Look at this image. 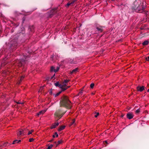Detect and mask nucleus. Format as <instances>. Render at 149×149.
<instances>
[{"label": "nucleus", "mask_w": 149, "mask_h": 149, "mask_svg": "<svg viewBox=\"0 0 149 149\" xmlns=\"http://www.w3.org/2000/svg\"><path fill=\"white\" fill-rule=\"evenodd\" d=\"M136 89L138 91L142 92L145 89V87L143 86H138L136 87Z\"/></svg>", "instance_id": "1a4fd4ad"}, {"label": "nucleus", "mask_w": 149, "mask_h": 149, "mask_svg": "<svg viewBox=\"0 0 149 149\" xmlns=\"http://www.w3.org/2000/svg\"><path fill=\"white\" fill-rule=\"evenodd\" d=\"M58 125L59 123H55L52 125L50 127V128L51 129L54 128Z\"/></svg>", "instance_id": "f8f14e48"}, {"label": "nucleus", "mask_w": 149, "mask_h": 149, "mask_svg": "<svg viewBox=\"0 0 149 149\" xmlns=\"http://www.w3.org/2000/svg\"><path fill=\"white\" fill-rule=\"evenodd\" d=\"M103 26H97L96 28L97 31H98L100 32H102L103 31Z\"/></svg>", "instance_id": "9b49d317"}, {"label": "nucleus", "mask_w": 149, "mask_h": 149, "mask_svg": "<svg viewBox=\"0 0 149 149\" xmlns=\"http://www.w3.org/2000/svg\"><path fill=\"white\" fill-rule=\"evenodd\" d=\"M54 85L58 87L61 88V90H62V91H65L68 88H69V87H66V84H65L64 85L60 84L58 82H57L55 83Z\"/></svg>", "instance_id": "39448f33"}, {"label": "nucleus", "mask_w": 149, "mask_h": 149, "mask_svg": "<svg viewBox=\"0 0 149 149\" xmlns=\"http://www.w3.org/2000/svg\"><path fill=\"white\" fill-rule=\"evenodd\" d=\"M56 137H58V134L57 132H56L54 133V135H53L52 136V137L53 138H55V136Z\"/></svg>", "instance_id": "5701e85b"}, {"label": "nucleus", "mask_w": 149, "mask_h": 149, "mask_svg": "<svg viewBox=\"0 0 149 149\" xmlns=\"http://www.w3.org/2000/svg\"><path fill=\"white\" fill-rule=\"evenodd\" d=\"M24 57L25 58V59H26L27 57V56H28V55H27V56L26 55H24Z\"/></svg>", "instance_id": "4c0bfd02"}, {"label": "nucleus", "mask_w": 149, "mask_h": 149, "mask_svg": "<svg viewBox=\"0 0 149 149\" xmlns=\"http://www.w3.org/2000/svg\"><path fill=\"white\" fill-rule=\"evenodd\" d=\"M69 81V80H65L63 82V85H64L65 84H66V85H67V84L68 83V82ZM68 86H66V87H68ZM69 87L70 86H69Z\"/></svg>", "instance_id": "6ab92c4d"}, {"label": "nucleus", "mask_w": 149, "mask_h": 149, "mask_svg": "<svg viewBox=\"0 0 149 149\" xmlns=\"http://www.w3.org/2000/svg\"><path fill=\"white\" fill-rule=\"evenodd\" d=\"M146 61H149V56L148 57H146Z\"/></svg>", "instance_id": "c9c22d12"}, {"label": "nucleus", "mask_w": 149, "mask_h": 149, "mask_svg": "<svg viewBox=\"0 0 149 149\" xmlns=\"http://www.w3.org/2000/svg\"><path fill=\"white\" fill-rule=\"evenodd\" d=\"M63 108L60 107L59 109L57 110L54 114L55 116L59 118L57 120L60 118L67 111V110H64Z\"/></svg>", "instance_id": "f03ea898"}, {"label": "nucleus", "mask_w": 149, "mask_h": 149, "mask_svg": "<svg viewBox=\"0 0 149 149\" xmlns=\"http://www.w3.org/2000/svg\"><path fill=\"white\" fill-rule=\"evenodd\" d=\"M24 76H22L21 77L20 79V81L19 82V84L22 81L23 79L24 78Z\"/></svg>", "instance_id": "cd10ccee"}, {"label": "nucleus", "mask_w": 149, "mask_h": 149, "mask_svg": "<svg viewBox=\"0 0 149 149\" xmlns=\"http://www.w3.org/2000/svg\"><path fill=\"white\" fill-rule=\"evenodd\" d=\"M55 69H54V67L53 66L51 67L50 69V71L51 72L54 71V70Z\"/></svg>", "instance_id": "a878e982"}, {"label": "nucleus", "mask_w": 149, "mask_h": 149, "mask_svg": "<svg viewBox=\"0 0 149 149\" xmlns=\"http://www.w3.org/2000/svg\"><path fill=\"white\" fill-rule=\"evenodd\" d=\"M34 131L33 130H32L31 131H29V132L28 133V135H29L30 134H32V132H33Z\"/></svg>", "instance_id": "c85d7f7f"}, {"label": "nucleus", "mask_w": 149, "mask_h": 149, "mask_svg": "<svg viewBox=\"0 0 149 149\" xmlns=\"http://www.w3.org/2000/svg\"><path fill=\"white\" fill-rule=\"evenodd\" d=\"M105 142L107 144V141H105Z\"/></svg>", "instance_id": "de8ad7c7"}, {"label": "nucleus", "mask_w": 149, "mask_h": 149, "mask_svg": "<svg viewBox=\"0 0 149 149\" xmlns=\"http://www.w3.org/2000/svg\"><path fill=\"white\" fill-rule=\"evenodd\" d=\"M83 93V90H82L79 93V95H82V94Z\"/></svg>", "instance_id": "f704fd0d"}, {"label": "nucleus", "mask_w": 149, "mask_h": 149, "mask_svg": "<svg viewBox=\"0 0 149 149\" xmlns=\"http://www.w3.org/2000/svg\"><path fill=\"white\" fill-rule=\"evenodd\" d=\"M51 148L49 146L46 149H50Z\"/></svg>", "instance_id": "79ce46f5"}, {"label": "nucleus", "mask_w": 149, "mask_h": 149, "mask_svg": "<svg viewBox=\"0 0 149 149\" xmlns=\"http://www.w3.org/2000/svg\"><path fill=\"white\" fill-rule=\"evenodd\" d=\"M77 0H73L71 2V3L72 4H73L74 2L76 1Z\"/></svg>", "instance_id": "e433bc0d"}, {"label": "nucleus", "mask_w": 149, "mask_h": 149, "mask_svg": "<svg viewBox=\"0 0 149 149\" xmlns=\"http://www.w3.org/2000/svg\"><path fill=\"white\" fill-rule=\"evenodd\" d=\"M49 146L51 148H52V147L53 146V145L52 144H51L50 146Z\"/></svg>", "instance_id": "58836bf2"}, {"label": "nucleus", "mask_w": 149, "mask_h": 149, "mask_svg": "<svg viewBox=\"0 0 149 149\" xmlns=\"http://www.w3.org/2000/svg\"><path fill=\"white\" fill-rule=\"evenodd\" d=\"M33 29H34V27L33 26H30L29 28V31H31V32H33Z\"/></svg>", "instance_id": "aec40b11"}, {"label": "nucleus", "mask_w": 149, "mask_h": 149, "mask_svg": "<svg viewBox=\"0 0 149 149\" xmlns=\"http://www.w3.org/2000/svg\"><path fill=\"white\" fill-rule=\"evenodd\" d=\"M72 4L71 3H70V2H68V3L67 4V5H66V6L67 7H69V6L71 4Z\"/></svg>", "instance_id": "2f4dec72"}, {"label": "nucleus", "mask_w": 149, "mask_h": 149, "mask_svg": "<svg viewBox=\"0 0 149 149\" xmlns=\"http://www.w3.org/2000/svg\"><path fill=\"white\" fill-rule=\"evenodd\" d=\"M17 103L18 104H23V103H21L20 102H17Z\"/></svg>", "instance_id": "ea45409f"}, {"label": "nucleus", "mask_w": 149, "mask_h": 149, "mask_svg": "<svg viewBox=\"0 0 149 149\" xmlns=\"http://www.w3.org/2000/svg\"><path fill=\"white\" fill-rule=\"evenodd\" d=\"M51 60L53 61V56H52L51 57Z\"/></svg>", "instance_id": "a19ab883"}, {"label": "nucleus", "mask_w": 149, "mask_h": 149, "mask_svg": "<svg viewBox=\"0 0 149 149\" xmlns=\"http://www.w3.org/2000/svg\"><path fill=\"white\" fill-rule=\"evenodd\" d=\"M62 91H62V90L61 91L59 92H58V93H57L55 95L54 94V96L55 97H56L58 96L60 94H61Z\"/></svg>", "instance_id": "4be33fe9"}, {"label": "nucleus", "mask_w": 149, "mask_h": 149, "mask_svg": "<svg viewBox=\"0 0 149 149\" xmlns=\"http://www.w3.org/2000/svg\"><path fill=\"white\" fill-rule=\"evenodd\" d=\"M78 68H76L75 69L73 70L72 72H71V74H72L73 73H76L78 71Z\"/></svg>", "instance_id": "4468645a"}, {"label": "nucleus", "mask_w": 149, "mask_h": 149, "mask_svg": "<svg viewBox=\"0 0 149 149\" xmlns=\"http://www.w3.org/2000/svg\"><path fill=\"white\" fill-rule=\"evenodd\" d=\"M24 133V130L22 129V130L19 131V133L17 134V135L18 136H19L21 135L22 134Z\"/></svg>", "instance_id": "a211bd4d"}, {"label": "nucleus", "mask_w": 149, "mask_h": 149, "mask_svg": "<svg viewBox=\"0 0 149 149\" xmlns=\"http://www.w3.org/2000/svg\"><path fill=\"white\" fill-rule=\"evenodd\" d=\"M148 86H149V84H148Z\"/></svg>", "instance_id": "603ef678"}, {"label": "nucleus", "mask_w": 149, "mask_h": 149, "mask_svg": "<svg viewBox=\"0 0 149 149\" xmlns=\"http://www.w3.org/2000/svg\"><path fill=\"white\" fill-rule=\"evenodd\" d=\"M60 105L61 107L69 109H71L72 107L71 101L69 99L68 97L65 95H63L61 97Z\"/></svg>", "instance_id": "f257e3e1"}, {"label": "nucleus", "mask_w": 149, "mask_h": 149, "mask_svg": "<svg viewBox=\"0 0 149 149\" xmlns=\"http://www.w3.org/2000/svg\"><path fill=\"white\" fill-rule=\"evenodd\" d=\"M34 140V139L33 138H30L29 139V141L30 142H33Z\"/></svg>", "instance_id": "473e14b6"}, {"label": "nucleus", "mask_w": 149, "mask_h": 149, "mask_svg": "<svg viewBox=\"0 0 149 149\" xmlns=\"http://www.w3.org/2000/svg\"><path fill=\"white\" fill-rule=\"evenodd\" d=\"M6 144H7V143H5L4 144H3V146H6Z\"/></svg>", "instance_id": "a18cd8bd"}, {"label": "nucleus", "mask_w": 149, "mask_h": 149, "mask_svg": "<svg viewBox=\"0 0 149 149\" xmlns=\"http://www.w3.org/2000/svg\"><path fill=\"white\" fill-rule=\"evenodd\" d=\"M62 141L61 140V141H59L58 142V144H57V143L56 142H55L54 143L56 144V146L59 144H61L62 143Z\"/></svg>", "instance_id": "412c9836"}, {"label": "nucleus", "mask_w": 149, "mask_h": 149, "mask_svg": "<svg viewBox=\"0 0 149 149\" xmlns=\"http://www.w3.org/2000/svg\"><path fill=\"white\" fill-rule=\"evenodd\" d=\"M75 122V119H73L72 121L70 122L71 124L70 125H73Z\"/></svg>", "instance_id": "b1692460"}, {"label": "nucleus", "mask_w": 149, "mask_h": 149, "mask_svg": "<svg viewBox=\"0 0 149 149\" xmlns=\"http://www.w3.org/2000/svg\"><path fill=\"white\" fill-rule=\"evenodd\" d=\"M144 10V8L143 7V6L142 5H140L139 6L137 7V8L136 9L134 10H135L136 12H141V10Z\"/></svg>", "instance_id": "0eeeda50"}, {"label": "nucleus", "mask_w": 149, "mask_h": 149, "mask_svg": "<svg viewBox=\"0 0 149 149\" xmlns=\"http://www.w3.org/2000/svg\"><path fill=\"white\" fill-rule=\"evenodd\" d=\"M53 139H52V140H51L50 141H49V142H51L52 141H53Z\"/></svg>", "instance_id": "c03bdc74"}, {"label": "nucleus", "mask_w": 149, "mask_h": 149, "mask_svg": "<svg viewBox=\"0 0 149 149\" xmlns=\"http://www.w3.org/2000/svg\"><path fill=\"white\" fill-rule=\"evenodd\" d=\"M8 46L11 50H13L15 49L17 46V42L16 40H11Z\"/></svg>", "instance_id": "20e7f679"}, {"label": "nucleus", "mask_w": 149, "mask_h": 149, "mask_svg": "<svg viewBox=\"0 0 149 149\" xmlns=\"http://www.w3.org/2000/svg\"><path fill=\"white\" fill-rule=\"evenodd\" d=\"M140 111V109H138L137 110H136L135 111V113H136L138 114L139 113V112Z\"/></svg>", "instance_id": "7c9ffc66"}, {"label": "nucleus", "mask_w": 149, "mask_h": 149, "mask_svg": "<svg viewBox=\"0 0 149 149\" xmlns=\"http://www.w3.org/2000/svg\"><path fill=\"white\" fill-rule=\"evenodd\" d=\"M21 141V140H15L13 141L12 144H14L16 143H18L19 142H20Z\"/></svg>", "instance_id": "f3484780"}, {"label": "nucleus", "mask_w": 149, "mask_h": 149, "mask_svg": "<svg viewBox=\"0 0 149 149\" xmlns=\"http://www.w3.org/2000/svg\"><path fill=\"white\" fill-rule=\"evenodd\" d=\"M65 127V125L61 126L60 128L58 129V131L59 132L61 131L62 130L64 129Z\"/></svg>", "instance_id": "2eb2a0df"}, {"label": "nucleus", "mask_w": 149, "mask_h": 149, "mask_svg": "<svg viewBox=\"0 0 149 149\" xmlns=\"http://www.w3.org/2000/svg\"><path fill=\"white\" fill-rule=\"evenodd\" d=\"M59 67H57L56 69H55L54 72H57L59 70Z\"/></svg>", "instance_id": "bb28decb"}, {"label": "nucleus", "mask_w": 149, "mask_h": 149, "mask_svg": "<svg viewBox=\"0 0 149 149\" xmlns=\"http://www.w3.org/2000/svg\"><path fill=\"white\" fill-rule=\"evenodd\" d=\"M99 113L98 112H97L96 113V115H95V118H97V116L99 115Z\"/></svg>", "instance_id": "72a5a7b5"}, {"label": "nucleus", "mask_w": 149, "mask_h": 149, "mask_svg": "<svg viewBox=\"0 0 149 149\" xmlns=\"http://www.w3.org/2000/svg\"><path fill=\"white\" fill-rule=\"evenodd\" d=\"M26 64V60L23 59H21L17 60L16 61L15 65H17L19 67H22L24 66V68L23 69V70L24 71L26 69L25 68V65Z\"/></svg>", "instance_id": "7ed1b4c3"}, {"label": "nucleus", "mask_w": 149, "mask_h": 149, "mask_svg": "<svg viewBox=\"0 0 149 149\" xmlns=\"http://www.w3.org/2000/svg\"><path fill=\"white\" fill-rule=\"evenodd\" d=\"M149 41L148 40H146L142 43V45L143 46L147 45H148Z\"/></svg>", "instance_id": "dca6fc26"}, {"label": "nucleus", "mask_w": 149, "mask_h": 149, "mask_svg": "<svg viewBox=\"0 0 149 149\" xmlns=\"http://www.w3.org/2000/svg\"><path fill=\"white\" fill-rule=\"evenodd\" d=\"M54 75H55V74H54V75L52 77H51V79H53V78L54 77Z\"/></svg>", "instance_id": "49530a36"}, {"label": "nucleus", "mask_w": 149, "mask_h": 149, "mask_svg": "<svg viewBox=\"0 0 149 149\" xmlns=\"http://www.w3.org/2000/svg\"><path fill=\"white\" fill-rule=\"evenodd\" d=\"M147 91L148 92H149V89H148V90H147Z\"/></svg>", "instance_id": "09e8293b"}, {"label": "nucleus", "mask_w": 149, "mask_h": 149, "mask_svg": "<svg viewBox=\"0 0 149 149\" xmlns=\"http://www.w3.org/2000/svg\"><path fill=\"white\" fill-rule=\"evenodd\" d=\"M79 95V94L77 95V96H78Z\"/></svg>", "instance_id": "8fccbe9b"}, {"label": "nucleus", "mask_w": 149, "mask_h": 149, "mask_svg": "<svg viewBox=\"0 0 149 149\" xmlns=\"http://www.w3.org/2000/svg\"><path fill=\"white\" fill-rule=\"evenodd\" d=\"M94 86V84L93 83H92L91 85H90V87L91 88H93Z\"/></svg>", "instance_id": "c756f323"}, {"label": "nucleus", "mask_w": 149, "mask_h": 149, "mask_svg": "<svg viewBox=\"0 0 149 149\" xmlns=\"http://www.w3.org/2000/svg\"><path fill=\"white\" fill-rule=\"evenodd\" d=\"M56 9H53L52 10L50 13L48 17L50 18L52 17L53 15L55 13H56Z\"/></svg>", "instance_id": "6e6552de"}, {"label": "nucleus", "mask_w": 149, "mask_h": 149, "mask_svg": "<svg viewBox=\"0 0 149 149\" xmlns=\"http://www.w3.org/2000/svg\"><path fill=\"white\" fill-rule=\"evenodd\" d=\"M45 110H42L39 111L38 113H37V115L39 116L42 115L46 111Z\"/></svg>", "instance_id": "ddd939ff"}, {"label": "nucleus", "mask_w": 149, "mask_h": 149, "mask_svg": "<svg viewBox=\"0 0 149 149\" xmlns=\"http://www.w3.org/2000/svg\"><path fill=\"white\" fill-rule=\"evenodd\" d=\"M148 86H149V84H148Z\"/></svg>", "instance_id": "3c124183"}, {"label": "nucleus", "mask_w": 149, "mask_h": 149, "mask_svg": "<svg viewBox=\"0 0 149 149\" xmlns=\"http://www.w3.org/2000/svg\"><path fill=\"white\" fill-rule=\"evenodd\" d=\"M45 86H43L41 87L40 88V90L39 91V92H41L43 89L44 88V87Z\"/></svg>", "instance_id": "393cba45"}, {"label": "nucleus", "mask_w": 149, "mask_h": 149, "mask_svg": "<svg viewBox=\"0 0 149 149\" xmlns=\"http://www.w3.org/2000/svg\"><path fill=\"white\" fill-rule=\"evenodd\" d=\"M141 3V1H139L135 0L132 5V9L133 10H134L137 8V7L139 6Z\"/></svg>", "instance_id": "423d86ee"}, {"label": "nucleus", "mask_w": 149, "mask_h": 149, "mask_svg": "<svg viewBox=\"0 0 149 149\" xmlns=\"http://www.w3.org/2000/svg\"><path fill=\"white\" fill-rule=\"evenodd\" d=\"M126 116L127 118L129 119H132L134 116L133 113L130 112L127 113Z\"/></svg>", "instance_id": "9d476101"}, {"label": "nucleus", "mask_w": 149, "mask_h": 149, "mask_svg": "<svg viewBox=\"0 0 149 149\" xmlns=\"http://www.w3.org/2000/svg\"><path fill=\"white\" fill-rule=\"evenodd\" d=\"M124 116V114H122L121 115V117H123Z\"/></svg>", "instance_id": "37998d69"}]
</instances>
